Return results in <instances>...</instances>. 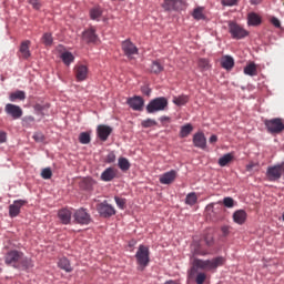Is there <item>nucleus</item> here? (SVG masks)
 I'll return each instance as SVG.
<instances>
[{"instance_id": "48", "label": "nucleus", "mask_w": 284, "mask_h": 284, "mask_svg": "<svg viewBox=\"0 0 284 284\" xmlns=\"http://www.w3.org/2000/svg\"><path fill=\"white\" fill-rule=\"evenodd\" d=\"M33 139L37 141V143H43V141H45V136L41 132L34 133Z\"/></svg>"}, {"instance_id": "52", "label": "nucleus", "mask_w": 284, "mask_h": 284, "mask_svg": "<svg viewBox=\"0 0 284 284\" xmlns=\"http://www.w3.org/2000/svg\"><path fill=\"white\" fill-rule=\"evenodd\" d=\"M45 108H50V105L49 104H45V105H43V104H36L34 105V110L37 112H43L45 110Z\"/></svg>"}, {"instance_id": "50", "label": "nucleus", "mask_w": 284, "mask_h": 284, "mask_svg": "<svg viewBox=\"0 0 284 284\" xmlns=\"http://www.w3.org/2000/svg\"><path fill=\"white\" fill-rule=\"evenodd\" d=\"M223 205L225 207H234V199H232V197H224Z\"/></svg>"}, {"instance_id": "13", "label": "nucleus", "mask_w": 284, "mask_h": 284, "mask_svg": "<svg viewBox=\"0 0 284 284\" xmlns=\"http://www.w3.org/2000/svg\"><path fill=\"white\" fill-rule=\"evenodd\" d=\"M122 51L129 59H132L134 54H139V48H136V45L130 40H124L122 42Z\"/></svg>"}, {"instance_id": "9", "label": "nucleus", "mask_w": 284, "mask_h": 284, "mask_svg": "<svg viewBox=\"0 0 284 284\" xmlns=\"http://www.w3.org/2000/svg\"><path fill=\"white\" fill-rule=\"evenodd\" d=\"M4 112L11 116L14 121L23 116V109L17 104L8 103L4 106Z\"/></svg>"}, {"instance_id": "10", "label": "nucleus", "mask_w": 284, "mask_h": 284, "mask_svg": "<svg viewBox=\"0 0 284 284\" xmlns=\"http://www.w3.org/2000/svg\"><path fill=\"white\" fill-rule=\"evenodd\" d=\"M73 219L74 222L79 225H90V222L92 221V217L88 214V211H85V209H80L75 211Z\"/></svg>"}, {"instance_id": "16", "label": "nucleus", "mask_w": 284, "mask_h": 284, "mask_svg": "<svg viewBox=\"0 0 284 284\" xmlns=\"http://www.w3.org/2000/svg\"><path fill=\"white\" fill-rule=\"evenodd\" d=\"M26 203V200H16L13 204L9 206V216H11V219L19 216V214H21V207H23Z\"/></svg>"}, {"instance_id": "28", "label": "nucleus", "mask_w": 284, "mask_h": 284, "mask_svg": "<svg viewBox=\"0 0 284 284\" xmlns=\"http://www.w3.org/2000/svg\"><path fill=\"white\" fill-rule=\"evenodd\" d=\"M221 65L224 68V70H232L234 68V58L230 55H225L221 60Z\"/></svg>"}, {"instance_id": "31", "label": "nucleus", "mask_w": 284, "mask_h": 284, "mask_svg": "<svg viewBox=\"0 0 284 284\" xmlns=\"http://www.w3.org/2000/svg\"><path fill=\"white\" fill-rule=\"evenodd\" d=\"M9 100L14 101H26V92L24 91H16L10 93Z\"/></svg>"}, {"instance_id": "12", "label": "nucleus", "mask_w": 284, "mask_h": 284, "mask_svg": "<svg viewBox=\"0 0 284 284\" xmlns=\"http://www.w3.org/2000/svg\"><path fill=\"white\" fill-rule=\"evenodd\" d=\"M82 41L84 43H99V36L97 34V29L90 27L82 32Z\"/></svg>"}, {"instance_id": "8", "label": "nucleus", "mask_w": 284, "mask_h": 284, "mask_svg": "<svg viewBox=\"0 0 284 284\" xmlns=\"http://www.w3.org/2000/svg\"><path fill=\"white\" fill-rule=\"evenodd\" d=\"M97 211L102 219H110V216H114V214H116V210H114V206L108 204V201L98 204Z\"/></svg>"}, {"instance_id": "5", "label": "nucleus", "mask_w": 284, "mask_h": 284, "mask_svg": "<svg viewBox=\"0 0 284 284\" xmlns=\"http://www.w3.org/2000/svg\"><path fill=\"white\" fill-rule=\"evenodd\" d=\"M264 125L270 134H281L284 130L283 119L281 118L264 120Z\"/></svg>"}, {"instance_id": "42", "label": "nucleus", "mask_w": 284, "mask_h": 284, "mask_svg": "<svg viewBox=\"0 0 284 284\" xmlns=\"http://www.w3.org/2000/svg\"><path fill=\"white\" fill-rule=\"evenodd\" d=\"M34 123V116L32 115H27L22 119V125L23 128H30Z\"/></svg>"}, {"instance_id": "49", "label": "nucleus", "mask_w": 284, "mask_h": 284, "mask_svg": "<svg viewBox=\"0 0 284 284\" xmlns=\"http://www.w3.org/2000/svg\"><path fill=\"white\" fill-rule=\"evenodd\" d=\"M105 163H114V161H116V154H114V152H110L106 156H105Z\"/></svg>"}, {"instance_id": "37", "label": "nucleus", "mask_w": 284, "mask_h": 284, "mask_svg": "<svg viewBox=\"0 0 284 284\" xmlns=\"http://www.w3.org/2000/svg\"><path fill=\"white\" fill-rule=\"evenodd\" d=\"M151 72H153V74H161V72H163V65H161L160 61L152 62Z\"/></svg>"}, {"instance_id": "25", "label": "nucleus", "mask_w": 284, "mask_h": 284, "mask_svg": "<svg viewBox=\"0 0 284 284\" xmlns=\"http://www.w3.org/2000/svg\"><path fill=\"white\" fill-rule=\"evenodd\" d=\"M31 267H34L32 260L26 257V255L22 253V257H21V261L19 262L18 270H30Z\"/></svg>"}, {"instance_id": "54", "label": "nucleus", "mask_w": 284, "mask_h": 284, "mask_svg": "<svg viewBox=\"0 0 284 284\" xmlns=\"http://www.w3.org/2000/svg\"><path fill=\"white\" fill-rule=\"evenodd\" d=\"M271 23H272L275 28H281V20H278V18H272V19H271Z\"/></svg>"}, {"instance_id": "47", "label": "nucleus", "mask_w": 284, "mask_h": 284, "mask_svg": "<svg viewBox=\"0 0 284 284\" xmlns=\"http://www.w3.org/2000/svg\"><path fill=\"white\" fill-rule=\"evenodd\" d=\"M33 10H41V0H28Z\"/></svg>"}, {"instance_id": "30", "label": "nucleus", "mask_w": 284, "mask_h": 284, "mask_svg": "<svg viewBox=\"0 0 284 284\" xmlns=\"http://www.w3.org/2000/svg\"><path fill=\"white\" fill-rule=\"evenodd\" d=\"M204 10L205 8L203 7L195 8L192 13L193 19H195L196 21L205 20V13H203Z\"/></svg>"}, {"instance_id": "43", "label": "nucleus", "mask_w": 284, "mask_h": 284, "mask_svg": "<svg viewBox=\"0 0 284 284\" xmlns=\"http://www.w3.org/2000/svg\"><path fill=\"white\" fill-rule=\"evenodd\" d=\"M154 125H156V121L153 119L142 121V128H154Z\"/></svg>"}, {"instance_id": "44", "label": "nucleus", "mask_w": 284, "mask_h": 284, "mask_svg": "<svg viewBox=\"0 0 284 284\" xmlns=\"http://www.w3.org/2000/svg\"><path fill=\"white\" fill-rule=\"evenodd\" d=\"M206 278H207V275L205 273H197V275L195 277V283L203 284V283H205Z\"/></svg>"}, {"instance_id": "60", "label": "nucleus", "mask_w": 284, "mask_h": 284, "mask_svg": "<svg viewBox=\"0 0 284 284\" xmlns=\"http://www.w3.org/2000/svg\"><path fill=\"white\" fill-rule=\"evenodd\" d=\"M146 94L150 95V91H148Z\"/></svg>"}, {"instance_id": "1", "label": "nucleus", "mask_w": 284, "mask_h": 284, "mask_svg": "<svg viewBox=\"0 0 284 284\" xmlns=\"http://www.w3.org/2000/svg\"><path fill=\"white\" fill-rule=\"evenodd\" d=\"M225 264V257L219 256L213 260H201L194 258L192 263V267L189 271V278H192L199 270H203L204 272H212V270H216V267H221V265Z\"/></svg>"}, {"instance_id": "3", "label": "nucleus", "mask_w": 284, "mask_h": 284, "mask_svg": "<svg viewBox=\"0 0 284 284\" xmlns=\"http://www.w3.org/2000/svg\"><path fill=\"white\" fill-rule=\"evenodd\" d=\"M135 258L139 265L138 270L143 272L146 265H150V248L145 245H140L135 253Z\"/></svg>"}, {"instance_id": "19", "label": "nucleus", "mask_w": 284, "mask_h": 284, "mask_svg": "<svg viewBox=\"0 0 284 284\" xmlns=\"http://www.w3.org/2000/svg\"><path fill=\"white\" fill-rule=\"evenodd\" d=\"M176 180V171L171 170L162 175H160V183L162 185H170L171 183H174Z\"/></svg>"}, {"instance_id": "24", "label": "nucleus", "mask_w": 284, "mask_h": 284, "mask_svg": "<svg viewBox=\"0 0 284 284\" xmlns=\"http://www.w3.org/2000/svg\"><path fill=\"white\" fill-rule=\"evenodd\" d=\"M60 59L64 65L70 67L71 63H74V54L70 51H64L61 53Z\"/></svg>"}, {"instance_id": "58", "label": "nucleus", "mask_w": 284, "mask_h": 284, "mask_svg": "<svg viewBox=\"0 0 284 284\" xmlns=\"http://www.w3.org/2000/svg\"><path fill=\"white\" fill-rule=\"evenodd\" d=\"M263 0H251L252 6H258Z\"/></svg>"}, {"instance_id": "33", "label": "nucleus", "mask_w": 284, "mask_h": 284, "mask_svg": "<svg viewBox=\"0 0 284 284\" xmlns=\"http://www.w3.org/2000/svg\"><path fill=\"white\" fill-rule=\"evenodd\" d=\"M193 130L194 128L192 126V124L183 125L180 131V136L182 139H185L186 136H190V134H192Z\"/></svg>"}, {"instance_id": "18", "label": "nucleus", "mask_w": 284, "mask_h": 284, "mask_svg": "<svg viewBox=\"0 0 284 284\" xmlns=\"http://www.w3.org/2000/svg\"><path fill=\"white\" fill-rule=\"evenodd\" d=\"M118 170L114 168H108L101 173V181H104V183H110V181H114L116 179Z\"/></svg>"}, {"instance_id": "15", "label": "nucleus", "mask_w": 284, "mask_h": 284, "mask_svg": "<svg viewBox=\"0 0 284 284\" xmlns=\"http://www.w3.org/2000/svg\"><path fill=\"white\" fill-rule=\"evenodd\" d=\"M126 103L132 110H135V112L143 111V106L145 105V101L139 95L129 98Z\"/></svg>"}, {"instance_id": "53", "label": "nucleus", "mask_w": 284, "mask_h": 284, "mask_svg": "<svg viewBox=\"0 0 284 284\" xmlns=\"http://www.w3.org/2000/svg\"><path fill=\"white\" fill-rule=\"evenodd\" d=\"M6 141H8V133H6L4 131L0 132V143H6Z\"/></svg>"}, {"instance_id": "29", "label": "nucleus", "mask_w": 284, "mask_h": 284, "mask_svg": "<svg viewBox=\"0 0 284 284\" xmlns=\"http://www.w3.org/2000/svg\"><path fill=\"white\" fill-rule=\"evenodd\" d=\"M58 266L60 267V270H64V272H72V265L70 264V260H68L67 257H62L59 260L58 262Z\"/></svg>"}, {"instance_id": "46", "label": "nucleus", "mask_w": 284, "mask_h": 284, "mask_svg": "<svg viewBox=\"0 0 284 284\" xmlns=\"http://www.w3.org/2000/svg\"><path fill=\"white\" fill-rule=\"evenodd\" d=\"M42 179H52V170L50 168L43 169L41 172Z\"/></svg>"}, {"instance_id": "40", "label": "nucleus", "mask_w": 284, "mask_h": 284, "mask_svg": "<svg viewBox=\"0 0 284 284\" xmlns=\"http://www.w3.org/2000/svg\"><path fill=\"white\" fill-rule=\"evenodd\" d=\"M102 14V11L99 8H93L90 10V17L93 21H97V19H100Z\"/></svg>"}, {"instance_id": "56", "label": "nucleus", "mask_w": 284, "mask_h": 284, "mask_svg": "<svg viewBox=\"0 0 284 284\" xmlns=\"http://www.w3.org/2000/svg\"><path fill=\"white\" fill-rule=\"evenodd\" d=\"M205 243L206 245L210 247L211 245H214V237L212 236H209V237H205Z\"/></svg>"}, {"instance_id": "4", "label": "nucleus", "mask_w": 284, "mask_h": 284, "mask_svg": "<svg viewBox=\"0 0 284 284\" xmlns=\"http://www.w3.org/2000/svg\"><path fill=\"white\" fill-rule=\"evenodd\" d=\"M22 257L23 252L18 250H10L4 255V263L10 267H14V270H19V263H21Z\"/></svg>"}, {"instance_id": "27", "label": "nucleus", "mask_w": 284, "mask_h": 284, "mask_svg": "<svg viewBox=\"0 0 284 284\" xmlns=\"http://www.w3.org/2000/svg\"><path fill=\"white\" fill-rule=\"evenodd\" d=\"M234 161V154L226 153L222 158L219 159V165L220 168H225L226 165H230Z\"/></svg>"}, {"instance_id": "51", "label": "nucleus", "mask_w": 284, "mask_h": 284, "mask_svg": "<svg viewBox=\"0 0 284 284\" xmlns=\"http://www.w3.org/2000/svg\"><path fill=\"white\" fill-rule=\"evenodd\" d=\"M236 3H239L237 0H222V6L232 7V6H236Z\"/></svg>"}, {"instance_id": "41", "label": "nucleus", "mask_w": 284, "mask_h": 284, "mask_svg": "<svg viewBox=\"0 0 284 284\" xmlns=\"http://www.w3.org/2000/svg\"><path fill=\"white\" fill-rule=\"evenodd\" d=\"M197 65L202 71L207 70L210 68V61L205 58H201L197 61Z\"/></svg>"}, {"instance_id": "36", "label": "nucleus", "mask_w": 284, "mask_h": 284, "mask_svg": "<svg viewBox=\"0 0 284 284\" xmlns=\"http://www.w3.org/2000/svg\"><path fill=\"white\" fill-rule=\"evenodd\" d=\"M197 201H199V196H196V193L194 192L189 193L185 197L186 205H196Z\"/></svg>"}, {"instance_id": "32", "label": "nucleus", "mask_w": 284, "mask_h": 284, "mask_svg": "<svg viewBox=\"0 0 284 284\" xmlns=\"http://www.w3.org/2000/svg\"><path fill=\"white\" fill-rule=\"evenodd\" d=\"M248 26H261V16L254 12L247 16Z\"/></svg>"}, {"instance_id": "59", "label": "nucleus", "mask_w": 284, "mask_h": 284, "mask_svg": "<svg viewBox=\"0 0 284 284\" xmlns=\"http://www.w3.org/2000/svg\"><path fill=\"white\" fill-rule=\"evenodd\" d=\"M170 120V118H168V116H162L161 119H160V121H169Z\"/></svg>"}, {"instance_id": "11", "label": "nucleus", "mask_w": 284, "mask_h": 284, "mask_svg": "<svg viewBox=\"0 0 284 284\" xmlns=\"http://www.w3.org/2000/svg\"><path fill=\"white\" fill-rule=\"evenodd\" d=\"M283 176V171L280 164L268 166L266 170V179L271 182L278 181Z\"/></svg>"}, {"instance_id": "23", "label": "nucleus", "mask_w": 284, "mask_h": 284, "mask_svg": "<svg viewBox=\"0 0 284 284\" xmlns=\"http://www.w3.org/2000/svg\"><path fill=\"white\" fill-rule=\"evenodd\" d=\"M19 52L21 59H30V40H26L21 43Z\"/></svg>"}, {"instance_id": "20", "label": "nucleus", "mask_w": 284, "mask_h": 284, "mask_svg": "<svg viewBox=\"0 0 284 284\" xmlns=\"http://www.w3.org/2000/svg\"><path fill=\"white\" fill-rule=\"evenodd\" d=\"M110 134H112V128L104 124L98 126V135L100 141H108Z\"/></svg>"}, {"instance_id": "7", "label": "nucleus", "mask_w": 284, "mask_h": 284, "mask_svg": "<svg viewBox=\"0 0 284 284\" xmlns=\"http://www.w3.org/2000/svg\"><path fill=\"white\" fill-rule=\"evenodd\" d=\"M162 8L166 12H172V10L179 12V10H185L187 8V2L185 0H164Z\"/></svg>"}, {"instance_id": "45", "label": "nucleus", "mask_w": 284, "mask_h": 284, "mask_svg": "<svg viewBox=\"0 0 284 284\" xmlns=\"http://www.w3.org/2000/svg\"><path fill=\"white\" fill-rule=\"evenodd\" d=\"M114 201L120 210H125V199L115 196Z\"/></svg>"}, {"instance_id": "35", "label": "nucleus", "mask_w": 284, "mask_h": 284, "mask_svg": "<svg viewBox=\"0 0 284 284\" xmlns=\"http://www.w3.org/2000/svg\"><path fill=\"white\" fill-rule=\"evenodd\" d=\"M187 101H190V98L187 95H180L173 98V103L179 106L185 105Z\"/></svg>"}, {"instance_id": "21", "label": "nucleus", "mask_w": 284, "mask_h": 284, "mask_svg": "<svg viewBox=\"0 0 284 284\" xmlns=\"http://www.w3.org/2000/svg\"><path fill=\"white\" fill-rule=\"evenodd\" d=\"M233 221L237 225H243L247 221V212L245 210H237L233 213Z\"/></svg>"}, {"instance_id": "38", "label": "nucleus", "mask_w": 284, "mask_h": 284, "mask_svg": "<svg viewBox=\"0 0 284 284\" xmlns=\"http://www.w3.org/2000/svg\"><path fill=\"white\" fill-rule=\"evenodd\" d=\"M79 141L80 143H82V145H88V143H90L91 141L90 133L88 132L80 133Z\"/></svg>"}, {"instance_id": "57", "label": "nucleus", "mask_w": 284, "mask_h": 284, "mask_svg": "<svg viewBox=\"0 0 284 284\" xmlns=\"http://www.w3.org/2000/svg\"><path fill=\"white\" fill-rule=\"evenodd\" d=\"M216 141H219V136L216 135H211V138L209 139V143H216Z\"/></svg>"}, {"instance_id": "22", "label": "nucleus", "mask_w": 284, "mask_h": 284, "mask_svg": "<svg viewBox=\"0 0 284 284\" xmlns=\"http://www.w3.org/2000/svg\"><path fill=\"white\" fill-rule=\"evenodd\" d=\"M58 216L61 223H63V225H68L70 224V221H72V212H70V210L67 209L60 210Z\"/></svg>"}, {"instance_id": "26", "label": "nucleus", "mask_w": 284, "mask_h": 284, "mask_svg": "<svg viewBox=\"0 0 284 284\" xmlns=\"http://www.w3.org/2000/svg\"><path fill=\"white\" fill-rule=\"evenodd\" d=\"M244 74L247 77H256L258 74V70L256 68V63L250 62L245 68H244Z\"/></svg>"}, {"instance_id": "34", "label": "nucleus", "mask_w": 284, "mask_h": 284, "mask_svg": "<svg viewBox=\"0 0 284 284\" xmlns=\"http://www.w3.org/2000/svg\"><path fill=\"white\" fill-rule=\"evenodd\" d=\"M118 166L120 170H122V172H128V170H130V161H128L125 158H119Z\"/></svg>"}, {"instance_id": "55", "label": "nucleus", "mask_w": 284, "mask_h": 284, "mask_svg": "<svg viewBox=\"0 0 284 284\" xmlns=\"http://www.w3.org/2000/svg\"><path fill=\"white\" fill-rule=\"evenodd\" d=\"M221 232H222L223 236H229V234H230V226H222L221 227Z\"/></svg>"}, {"instance_id": "6", "label": "nucleus", "mask_w": 284, "mask_h": 284, "mask_svg": "<svg viewBox=\"0 0 284 284\" xmlns=\"http://www.w3.org/2000/svg\"><path fill=\"white\" fill-rule=\"evenodd\" d=\"M229 32L232 39L241 40L245 39L250 34L247 30H245L241 24L236 22H229Z\"/></svg>"}, {"instance_id": "39", "label": "nucleus", "mask_w": 284, "mask_h": 284, "mask_svg": "<svg viewBox=\"0 0 284 284\" xmlns=\"http://www.w3.org/2000/svg\"><path fill=\"white\" fill-rule=\"evenodd\" d=\"M53 38H52V33H44L42 36V43L45 44L47 47L52 45L53 43Z\"/></svg>"}, {"instance_id": "14", "label": "nucleus", "mask_w": 284, "mask_h": 284, "mask_svg": "<svg viewBox=\"0 0 284 284\" xmlns=\"http://www.w3.org/2000/svg\"><path fill=\"white\" fill-rule=\"evenodd\" d=\"M73 72L78 82L85 81L88 79L89 69L85 64H75Z\"/></svg>"}, {"instance_id": "2", "label": "nucleus", "mask_w": 284, "mask_h": 284, "mask_svg": "<svg viewBox=\"0 0 284 284\" xmlns=\"http://www.w3.org/2000/svg\"><path fill=\"white\" fill-rule=\"evenodd\" d=\"M168 98L160 97L151 100L149 104L146 105V112L148 114H154L156 112H164V110H168Z\"/></svg>"}, {"instance_id": "17", "label": "nucleus", "mask_w": 284, "mask_h": 284, "mask_svg": "<svg viewBox=\"0 0 284 284\" xmlns=\"http://www.w3.org/2000/svg\"><path fill=\"white\" fill-rule=\"evenodd\" d=\"M193 145L200 150H205L207 148V139L203 132L195 133L193 135Z\"/></svg>"}]
</instances>
